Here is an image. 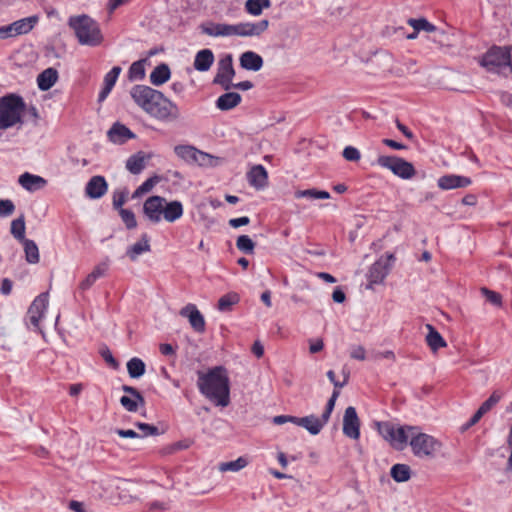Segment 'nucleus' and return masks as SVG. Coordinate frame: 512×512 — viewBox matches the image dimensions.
<instances>
[{
	"instance_id": "42",
	"label": "nucleus",
	"mask_w": 512,
	"mask_h": 512,
	"mask_svg": "<svg viewBox=\"0 0 512 512\" xmlns=\"http://www.w3.org/2000/svg\"><path fill=\"white\" fill-rule=\"evenodd\" d=\"M159 181L160 177L157 175L148 178L134 191V193L132 194V198L136 199L150 192Z\"/></svg>"
},
{
	"instance_id": "34",
	"label": "nucleus",
	"mask_w": 512,
	"mask_h": 512,
	"mask_svg": "<svg viewBox=\"0 0 512 512\" xmlns=\"http://www.w3.org/2000/svg\"><path fill=\"white\" fill-rule=\"evenodd\" d=\"M24 247L25 259L30 264H37L39 262V249L37 244L30 239H25L21 242Z\"/></svg>"
},
{
	"instance_id": "20",
	"label": "nucleus",
	"mask_w": 512,
	"mask_h": 512,
	"mask_svg": "<svg viewBox=\"0 0 512 512\" xmlns=\"http://www.w3.org/2000/svg\"><path fill=\"white\" fill-rule=\"evenodd\" d=\"M108 139L115 144H123L135 137L134 133L125 125L116 122L107 132Z\"/></svg>"
},
{
	"instance_id": "48",
	"label": "nucleus",
	"mask_w": 512,
	"mask_h": 512,
	"mask_svg": "<svg viewBox=\"0 0 512 512\" xmlns=\"http://www.w3.org/2000/svg\"><path fill=\"white\" fill-rule=\"evenodd\" d=\"M500 399H501V394L497 391L493 392L489 396V398L481 404V406L479 407V410H481L483 414H486L500 401Z\"/></svg>"
},
{
	"instance_id": "21",
	"label": "nucleus",
	"mask_w": 512,
	"mask_h": 512,
	"mask_svg": "<svg viewBox=\"0 0 512 512\" xmlns=\"http://www.w3.org/2000/svg\"><path fill=\"white\" fill-rule=\"evenodd\" d=\"M326 423L322 416L318 418L315 415H309L296 418V425L305 428L312 435L319 434Z\"/></svg>"
},
{
	"instance_id": "16",
	"label": "nucleus",
	"mask_w": 512,
	"mask_h": 512,
	"mask_svg": "<svg viewBox=\"0 0 512 512\" xmlns=\"http://www.w3.org/2000/svg\"><path fill=\"white\" fill-rule=\"evenodd\" d=\"M180 315L187 317L192 328L199 333L205 331V320L203 315L194 304H188L180 310Z\"/></svg>"
},
{
	"instance_id": "64",
	"label": "nucleus",
	"mask_w": 512,
	"mask_h": 512,
	"mask_svg": "<svg viewBox=\"0 0 512 512\" xmlns=\"http://www.w3.org/2000/svg\"><path fill=\"white\" fill-rule=\"evenodd\" d=\"M309 342H310L309 351L312 354L320 352L324 347V343H323L322 339L310 340Z\"/></svg>"
},
{
	"instance_id": "17",
	"label": "nucleus",
	"mask_w": 512,
	"mask_h": 512,
	"mask_svg": "<svg viewBox=\"0 0 512 512\" xmlns=\"http://www.w3.org/2000/svg\"><path fill=\"white\" fill-rule=\"evenodd\" d=\"M471 183L472 181L469 177L455 174L443 175L437 181L438 187L442 190L465 188L471 185Z\"/></svg>"
},
{
	"instance_id": "4",
	"label": "nucleus",
	"mask_w": 512,
	"mask_h": 512,
	"mask_svg": "<svg viewBox=\"0 0 512 512\" xmlns=\"http://www.w3.org/2000/svg\"><path fill=\"white\" fill-rule=\"evenodd\" d=\"M69 26L74 30L80 44L97 46L102 40V34L96 21L87 15L70 17Z\"/></svg>"
},
{
	"instance_id": "46",
	"label": "nucleus",
	"mask_w": 512,
	"mask_h": 512,
	"mask_svg": "<svg viewBox=\"0 0 512 512\" xmlns=\"http://www.w3.org/2000/svg\"><path fill=\"white\" fill-rule=\"evenodd\" d=\"M145 60H139L134 63L129 68L128 76L130 80H141L145 76Z\"/></svg>"
},
{
	"instance_id": "7",
	"label": "nucleus",
	"mask_w": 512,
	"mask_h": 512,
	"mask_svg": "<svg viewBox=\"0 0 512 512\" xmlns=\"http://www.w3.org/2000/svg\"><path fill=\"white\" fill-rule=\"evenodd\" d=\"M413 454L418 458H434L442 448V443L435 437L419 432L412 435L409 442Z\"/></svg>"
},
{
	"instance_id": "63",
	"label": "nucleus",
	"mask_w": 512,
	"mask_h": 512,
	"mask_svg": "<svg viewBox=\"0 0 512 512\" xmlns=\"http://www.w3.org/2000/svg\"><path fill=\"white\" fill-rule=\"evenodd\" d=\"M250 219L247 216L239 217V218H233L229 220V225L233 228H238L244 225L249 224Z\"/></svg>"
},
{
	"instance_id": "55",
	"label": "nucleus",
	"mask_w": 512,
	"mask_h": 512,
	"mask_svg": "<svg viewBox=\"0 0 512 512\" xmlns=\"http://www.w3.org/2000/svg\"><path fill=\"white\" fill-rule=\"evenodd\" d=\"M342 155L347 161H354V162L360 160V157H361L359 150L353 146L345 147Z\"/></svg>"
},
{
	"instance_id": "35",
	"label": "nucleus",
	"mask_w": 512,
	"mask_h": 512,
	"mask_svg": "<svg viewBox=\"0 0 512 512\" xmlns=\"http://www.w3.org/2000/svg\"><path fill=\"white\" fill-rule=\"evenodd\" d=\"M37 16H30L13 22L14 30L16 35L27 34L30 32L34 25L37 23Z\"/></svg>"
},
{
	"instance_id": "19",
	"label": "nucleus",
	"mask_w": 512,
	"mask_h": 512,
	"mask_svg": "<svg viewBox=\"0 0 512 512\" xmlns=\"http://www.w3.org/2000/svg\"><path fill=\"white\" fill-rule=\"evenodd\" d=\"M390 266L382 258L377 260L370 268L367 274L369 280L368 288L373 284H380L388 275Z\"/></svg>"
},
{
	"instance_id": "45",
	"label": "nucleus",
	"mask_w": 512,
	"mask_h": 512,
	"mask_svg": "<svg viewBox=\"0 0 512 512\" xmlns=\"http://www.w3.org/2000/svg\"><path fill=\"white\" fill-rule=\"evenodd\" d=\"M239 302V295L237 293H228L222 296L218 301V309L220 311H229L231 307Z\"/></svg>"
},
{
	"instance_id": "33",
	"label": "nucleus",
	"mask_w": 512,
	"mask_h": 512,
	"mask_svg": "<svg viewBox=\"0 0 512 512\" xmlns=\"http://www.w3.org/2000/svg\"><path fill=\"white\" fill-rule=\"evenodd\" d=\"M146 160V155L140 151L127 159L126 168L130 173L137 175L145 168Z\"/></svg>"
},
{
	"instance_id": "18",
	"label": "nucleus",
	"mask_w": 512,
	"mask_h": 512,
	"mask_svg": "<svg viewBox=\"0 0 512 512\" xmlns=\"http://www.w3.org/2000/svg\"><path fill=\"white\" fill-rule=\"evenodd\" d=\"M108 184L103 176H93L85 187L86 195L91 199H99L106 194Z\"/></svg>"
},
{
	"instance_id": "13",
	"label": "nucleus",
	"mask_w": 512,
	"mask_h": 512,
	"mask_svg": "<svg viewBox=\"0 0 512 512\" xmlns=\"http://www.w3.org/2000/svg\"><path fill=\"white\" fill-rule=\"evenodd\" d=\"M48 292L41 293L38 295L27 311V319L29 323L36 329L39 330L40 320L44 316V313L48 306Z\"/></svg>"
},
{
	"instance_id": "62",
	"label": "nucleus",
	"mask_w": 512,
	"mask_h": 512,
	"mask_svg": "<svg viewBox=\"0 0 512 512\" xmlns=\"http://www.w3.org/2000/svg\"><path fill=\"white\" fill-rule=\"evenodd\" d=\"M296 418L297 417L290 416V415H278L273 418V423H275L277 425H281V424H284L287 422L296 424Z\"/></svg>"
},
{
	"instance_id": "1",
	"label": "nucleus",
	"mask_w": 512,
	"mask_h": 512,
	"mask_svg": "<svg viewBox=\"0 0 512 512\" xmlns=\"http://www.w3.org/2000/svg\"><path fill=\"white\" fill-rule=\"evenodd\" d=\"M197 387L200 393L216 406L230 404V381L223 366H215L207 372L198 371Z\"/></svg>"
},
{
	"instance_id": "51",
	"label": "nucleus",
	"mask_w": 512,
	"mask_h": 512,
	"mask_svg": "<svg viewBox=\"0 0 512 512\" xmlns=\"http://www.w3.org/2000/svg\"><path fill=\"white\" fill-rule=\"evenodd\" d=\"M340 395V391L339 390H334L330 399L328 400L327 404H326V407H325V410L324 412L322 413V417L324 419V421H329V418L331 416V413L335 407V402L337 400V398L339 397Z\"/></svg>"
},
{
	"instance_id": "32",
	"label": "nucleus",
	"mask_w": 512,
	"mask_h": 512,
	"mask_svg": "<svg viewBox=\"0 0 512 512\" xmlns=\"http://www.w3.org/2000/svg\"><path fill=\"white\" fill-rule=\"evenodd\" d=\"M171 72L167 64L162 63L154 68L150 74V82L155 86H160L167 82L170 78Z\"/></svg>"
},
{
	"instance_id": "22",
	"label": "nucleus",
	"mask_w": 512,
	"mask_h": 512,
	"mask_svg": "<svg viewBox=\"0 0 512 512\" xmlns=\"http://www.w3.org/2000/svg\"><path fill=\"white\" fill-rule=\"evenodd\" d=\"M249 184L256 189H263L267 185L268 174L262 165L253 166L247 173Z\"/></svg>"
},
{
	"instance_id": "10",
	"label": "nucleus",
	"mask_w": 512,
	"mask_h": 512,
	"mask_svg": "<svg viewBox=\"0 0 512 512\" xmlns=\"http://www.w3.org/2000/svg\"><path fill=\"white\" fill-rule=\"evenodd\" d=\"M235 76L233 58L230 54L225 55L218 61L217 73L213 79L214 84L220 85L224 90L232 88V79Z\"/></svg>"
},
{
	"instance_id": "50",
	"label": "nucleus",
	"mask_w": 512,
	"mask_h": 512,
	"mask_svg": "<svg viewBox=\"0 0 512 512\" xmlns=\"http://www.w3.org/2000/svg\"><path fill=\"white\" fill-rule=\"evenodd\" d=\"M340 395V391L339 390H334L330 399L328 400L327 404H326V407H325V410L324 412L322 413V417L324 419V421H329V418L331 416V413L335 407V402L337 400V398L339 397Z\"/></svg>"
},
{
	"instance_id": "29",
	"label": "nucleus",
	"mask_w": 512,
	"mask_h": 512,
	"mask_svg": "<svg viewBox=\"0 0 512 512\" xmlns=\"http://www.w3.org/2000/svg\"><path fill=\"white\" fill-rule=\"evenodd\" d=\"M241 99L239 93L227 92L217 99L216 107L221 111H228L235 108L241 102Z\"/></svg>"
},
{
	"instance_id": "3",
	"label": "nucleus",
	"mask_w": 512,
	"mask_h": 512,
	"mask_svg": "<svg viewBox=\"0 0 512 512\" xmlns=\"http://www.w3.org/2000/svg\"><path fill=\"white\" fill-rule=\"evenodd\" d=\"M511 46H493L480 59L479 63L488 72L512 75Z\"/></svg>"
},
{
	"instance_id": "58",
	"label": "nucleus",
	"mask_w": 512,
	"mask_h": 512,
	"mask_svg": "<svg viewBox=\"0 0 512 512\" xmlns=\"http://www.w3.org/2000/svg\"><path fill=\"white\" fill-rule=\"evenodd\" d=\"M122 390L125 393L131 395L132 397L138 399L141 406H143L145 404V400H144L143 396L136 388H134L132 386H128V385H123Z\"/></svg>"
},
{
	"instance_id": "44",
	"label": "nucleus",
	"mask_w": 512,
	"mask_h": 512,
	"mask_svg": "<svg viewBox=\"0 0 512 512\" xmlns=\"http://www.w3.org/2000/svg\"><path fill=\"white\" fill-rule=\"evenodd\" d=\"M408 24L416 31L436 32L437 28L432 23L428 22L425 18L414 19L410 18Z\"/></svg>"
},
{
	"instance_id": "60",
	"label": "nucleus",
	"mask_w": 512,
	"mask_h": 512,
	"mask_svg": "<svg viewBox=\"0 0 512 512\" xmlns=\"http://www.w3.org/2000/svg\"><path fill=\"white\" fill-rule=\"evenodd\" d=\"M17 36L13 24L0 27V39H7Z\"/></svg>"
},
{
	"instance_id": "9",
	"label": "nucleus",
	"mask_w": 512,
	"mask_h": 512,
	"mask_svg": "<svg viewBox=\"0 0 512 512\" xmlns=\"http://www.w3.org/2000/svg\"><path fill=\"white\" fill-rule=\"evenodd\" d=\"M377 164L402 179H411L416 174L412 163L397 156H379Z\"/></svg>"
},
{
	"instance_id": "26",
	"label": "nucleus",
	"mask_w": 512,
	"mask_h": 512,
	"mask_svg": "<svg viewBox=\"0 0 512 512\" xmlns=\"http://www.w3.org/2000/svg\"><path fill=\"white\" fill-rule=\"evenodd\" d=\"M240 65L246 70L259 71L263 66V59L255 52L246 51L240 56Z\"/></svg>"
},
{
	"instance_id": "53",
	"label": "nucleus",
	"mask_w": 512,
	"mask_h": 512,
	"mask_svg": "<svg viewBox=\"0 0 512 512\" xmlns=\"http://www.w3.org/2000/svg\"><path fill=\"white\" fill-rule=\"evenodd\" d=\"M120 403L129 412H136L140 405L138 399L129 396H122L120 398Z\"/></svg>"
},
{
	"instance_id": "39",
	"label": "nucleus",
	"mask_w": 512,
	"mask_h": 512,
	"mask_svg": "<svg viewBox=\"0 0 512 512\" xmlns=\"http://www.w3.org/2000/svg\"><path fill=\"white\" fill-rule=\"evenodd\" d=\"M247 465L248 460L245 457H239L233 461L220 463L218 469L221 472H238L245 468Z\"/></svg>"
},
{
	"instance_id": "24",
	"label": "nucleus",
	"mask_w": 512,
	"mask_h": 512,
	"mask_svg": "<svg viewBox=\"0 0 512 512\" xmlns=\"http://www.w3.org/2000/svg\"><path fill=\"white\" fill-rule=\"evenodd\" d=\"M184 209L183 205L180 201L174 200L168 202L165 199V204L163 206V215L162 219L169 223H173L180 219L183 216Z\"/></svg>"
},
{
	"instance_id": "11",
	"label": "nucleus",
	"mask_w": 512,
	"mask_h": 512,
	"mask_svg": "<svg viewBox=\"0 0 512 512\" xmlns=\"http://www.w3.org/2000/svg\"><path fill=\"white\" fill-rule=\"evenodd\" d=\"M175 154L190 164H198L200 166L209 165L212 156L196 149L190 145H178L174 148Z\"/></svg>"
},
{
	"instance_id": "54",
	"label": "nucleus",
	"mask_w": 512,
	"mask_h": 512,
	"mask_svg": "<svg viewBox=\"0 0 512 512\" xmlns=\"http://www.w3.org/2000/svg\"><path fill=\"white\" fill-rule=\"evenodd\" d=\"M15 211V205L10 199L0 200V217H8Z\"/></svg>"
},
{
	"instance_id": "5",
	"label": "nucleus",
	"mask_w": 512,
	"mask_h": 512,
	"mask_svg": "<svg viewBox=\"0 0 512 512\" xmlns=\"http://www.w3.org/2000/svg\"><path fill=\"white\" fill-rule=\"evenodd\" d=\"M25 103L20 96L10 94L0 98V129L5 130L22 123Z\"/></svg>"
},
{
	"instance_id": "30",
	"label": "nucleus",
	"mask_w": 512,
	"mask_h": 512,
	"mask_svg": "<svg viewBox=\"0 0 512 512\" xmlns=\"http://www.w3.org/2000/svg\"><path fill=\"white\" fill-rule=\"evenodd\" d=\"M426 328L428 329L426 342L433 352H436L440 348H444L447 346V343L444 340V338L431 324H427Z\"/></svg>"
},
{
	"instance_id": "57",
	"label": "nucleus",
	"mask_w": 512,
	"mask_h": 512,
	"mask_svg": "<svg viewBox=\"0 0 512 512\" xmlns=\"http://www.w3.org/2000/svg\"><path fill=\"white\" fill-rule=\"evenodd\" d=\"M142 432L143 436L158 435L159 430L156 426L147 423L137 422L135 424Z\"/></svg>"
},
{
	"instance_id": "8",
	"label": "nucleus",
	"mask_w": 512,
	"mask_h": 512,
	"mask_svg": "<svg viewBox=\"0 0 512 512\" xmlns=\"http://www.w3.org/2000/svg\"><path fill=\"white\" fill-rule=\"evenodd\" d=\"M147 114L165 122L177 121L181 115L178 106L166 98L160 91L159 98L154 101L152 107L148 109Z\"/></svg>"
},
{
	"instance_id": "2",
	"label": "nucleus",
	"mask_w": 512,
	"mask_h": 512,
	"mask_svg": "<svg viewBox=\"0 0 512 512\" xmlns=\"http://www.w3.org/2000/svg\"><path fill=\"white\" fill-rule=\"evenodd\" d=\"M269 21L262 19L258 22H245L238 24H225V23H210L209 25H202V32L206 35L219 37V36H241L253 37L259 36L267 30Z\"/></svg>"
},
{
	"instance_id": "61",
	"label": "nucleus",
	"mask_w": 512,
	"mask_h": 512,
	"mask_svg": "<svg viewBox=\"0 0 512 512\" xmlns=\"http://www.w3.org/2000/svg\"><path fill=\"white\" fill-rule=\"evenodd\" d=\"M101 356L112 367H118V362L115 360V358L113 357L112 353L108 348H105L101 351Z\"/></svg>"
},
{
	"instance_id": "12",
	"label": "nucleus",
	"mask_w": 512,
	"mask_h": 512,
	"mask_svg": "<svg viewBox=\"0 0 512 512\" xmlns=\"http://www.w3.org/2000/svg\"><path fill=\"white\" fill-rule=\"evenodd\" d=\"M130 95L135 103L147 113L154 101L159 98V91L149 86L136 85L131 89Z\"/></svg>"
},
{
	"instance_id": "36",
	"label": "nucleus",
	"mask_w": 512,
	"mask_h": 512,
	"mask_svg": "<svg viewBox=\"0 0 512 512\" xmlns=\"http://www.w3.org/2000/svg\"><path fill=\"white\" fill-rule=\"evenodd\" d=\"M390 474L396 482H406L411 477V470L406 464H395L392 466Z\"/></svg>"
},
{
	"instance_id": "31",
	"label": "nucleus",
	"mask_w": 512,
	"mask_h": 512,
	"mask_svg": "<svg viewBox=\"0 0 512 512\" xmlns=\"http://www.w3.org/2000/svg\"><path fill=\"white\" fill-rule=\"evenodd\" d=\"M149 236L145 233L141 236V240L133 244L128 248L126 254L132 260L135 261L139 255L151 250L149 243Z\"/></svg>"
},
{
	"instance_id": "14",
	"label": "nucleus",
	"mask_w": 512,
	"mask_h": 512,
	"mask_svg": "<svg viewBox=\"0 0 512 512\" xmlns=\"http://www.w3.org/2000/svg\"><path fill=\"white\" fill-rule=\"evenodd\" d=\"M165 198L162 196H150L143 204V214L152 223L157 224L162 220Z\"/></svg>"
},
{
	"instance_id": "43",
	"label": "nucleus",
	"mask_w": 512,
	"mask_h": 512,
	"mask_svg": "<svg viewBox=\"0 0 512 512\" xmlns=\"http://www.w3.org/2000/svg\"><path fill=\"white\" fill-rule=\"evenodd\" d=\"M236 247L239 251L245 254H253L255 243L248 235H241L236 240Z\"/></svg>"
},
{
	"instance_id": "28",
	"label": "nucleus",
	"mask_w": 512,
	"mask_h": 512,
	"mask_svg": "<svg viewBox=\"0 0 512 512\" xmlns=\"http://www.w3.org/2000/svg\"><path fill=\"white\" fill-rule=\"evenodd\" d=\"M58 80V72L55 68H47L37 77V84L41 91L49 90Z\"/></svg>"
},
{
	"instance_id": "56",
	"label": "nucleus",
	"mask_w": 512,
	"mask_h": 512,
	"mask_svg": "<svg viewBox=\"0 0 512 512\" xmlns=\"http://www.w3.org/2000/svg\"><path fill=\"white\" fill-rule=\"evenodd\" d=\"M350 357L355 360L363 361L366 359V350L363 346H352L350 349Z\"/></svg>"
},
{
	"instance_id": "59",
	"label": "nucleus",
	"mask_w": 512,
	"mask_h": 512,
	"mask_svg": "<svg viewBox=\"0 0 512 512\" xmlns=\"http://www.w3.org/2000/svg\"><path fill=\"white\" fill-rule=\"evenodd\" d=\"M108 268H109L108 261L101 262L97 266H95V268L93 269L91 274L94 275L96 279H98L106 274V272L108 271Z\"/></svg>"
},
{
	"instance_id": "23",
	"label": "nucleus",
	"mask_w": 512,
	"mask_h": 512,
	"mask_svg": "<svg viewBox=\"0 0 512 512\" xmlns=\"http://www.w3.org/2000/svg\"><path fill=\"white\" fill-rule=\"evenodd\" d=\"M18 182L25 190L29 192L40 190L47 184V181L43 177L31 174L29 172H25L20 175Z\"/></svg>"
},
{
	"instance_id": "41",
	"label": "nucleus",
	"mask_w": 512,
	"mask_h": 512,
	"mask_svg": "<svg viewBox=\"0 0 512 512\" xmlns=\"http://www.w3.org/2000/svg\"><path fill=\"white\" fill-rule=\"evenodd\" d=\"M270 7V0H247L245 8L251 15L257 16L262 13L264 8Z\"/></svg>"
},
{
	"instance_id": "15",
	"label": "nucleus",
	"mask_w": 512,
	"mask_h": 512,
	"mask_svg": "<svg viewBox=\"0 0 512 512\" xmlns=\"http://www.w3.org/2000/svg\"><path fill=\"white\" fill-rule=\"evenodd\" d=\"M343 433L353 440H357L360 437V420L356 409L352 406L345 409L343 416Z\"/></svg>"
},
{
	"instance_id": "25",
	"label": "nucleus",
	"mask_w": 512,
	"mask_h": 512,
	"mask_svg": "<svg viewBox=\"0 0 512 512\" xmlns=\"http://www.w3.org/2000/svg\"><path fill=\"white\" fill-rule=\"evenodd\" d=\"M121 73V68L119 66L113 67L104 77L103 88L99 93L98 101H104L111 90L113 89L119 74Z\"/></svg>"
},
{
	"instance_id": "27",
	"label": "nucleus",
	"mask_w": 512,
	"mask_h": 512,
	"mask_svg": "<svg viewBox=\"0 0 512 512\" xmlns=\"http://www.w3.org/2000/svg\"><path fill=\"white\" fill-rule=\"evenodd\" d=\"M214 62V54L210 49L200 50L194 59V68L197 71L205 72L210 69Z\"/></svg>"
},
{
	"instance_id": "40",
	"label": "nucleus",
	"mask_w": 512,
	"mask_h": 512,
	"mask_svg": "<svg viewBox=\"0 0 512 512\" xmlns=\"http://www.w3.org/2000/svg\"><path fill=\"white\" fill-rule=\"evenodd\" d=\"M296 198H307V199H329L330 194L327 191H321L317 189L298 190L295 192Z\"/></svg>"
},
{
	"instance_id": "37",
	"label": "nucleus",
	"mask_w": 512,
	"mask_h": 512,
	"mask_svg": "<svg viewBox=\"0 0 512 512\" xmlns=\"http://www.w3.org/2000/svg\"><path fill=\"white\" fill-rule=\"evenodd\" d=\"M25 229H26L25 217L23 214L11 222L10 232H11L12 236L20 242H22L26 239L25 238Z\"/></svg>"
},
{
	"instance_id": "49",
	"label": "nucleus",
	"mask_w": 512,
	"mask_h": 512,
	"mask_svg": "<svg viewBox=\"0 0 512 512\" xmlns=\"http://www.w3.org/2000/svg\"><path fill=\"white\" fill-rule=\"evenodd\" d=\"M128 190H117L113 193V207L116 210L124 209L122 206L127 200Z\"/></svg>"
},
{
	"instance_id": "38",
	"label": "nucleus",
	"mask_w": 512,
	"mask_h": 512,
	"mask_svg": "<svg viewBox=\"0 0 512 512\" xmlns=\"http://www.w3.org/2000/svg\"><path fill=\"white\" fill-rule=\"evenodd\" d=\"M146 369L145 363L137 357L130 359L127 362V371L131 378H139L144 375Z\"/></svg>"
},
{
	"instance_id": "52",
	"label": "nucleus",
	"mask_w": 512,
	"mask_h": 512,
	"mask_svg": "<svg viewBox=\"0 0 512 512\" xmlns=\"http://www.w3.org/2000/svg\"><path fill=\"white\" fill-rule=\"evenodd\" d=\"M481 293L484 295L491 304L500 307L502 305V297L499 293L489 290L488 288H481Z\"/></svg>"
},
{
	"instance_id": "47",
	"label": "nucleus",
	"mask_w": 512,
	"mask_h": 512,
	"mask_svg": "<svg viewBox=\"0 0 512 512\" xmlns=\"http://www.w3.org/2000/svg\"><path fill=\"white\" fill-rule=\"evenodd\" d=\"M119 215L127 229H134L137 227L135 214L129 209H120Z\"/></svg>"
},
{
	"instance_id": "6",
	"label": "nucleus",
	"mask_w": 512,
	"mask_h": 512,
	"mask_svg": "<svg viewBox=\"0 0 512 512\" xmlns=\"http://www.w3.org/2000/svg\"><path fill=\"white\" fill-rule=\"evenodd\" d=\"M377 430L394 449L403 450L408 440L412 439L413 433L418 430V427L409 425L396 427L389 422H378Z\"/></svg>"
}]
</instances>
